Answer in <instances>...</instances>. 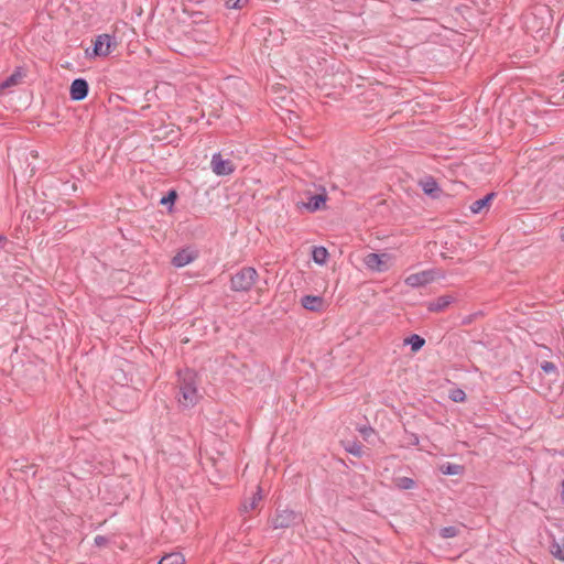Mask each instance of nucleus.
I'll return each mask as SVG.
<instances>
[{"mask_svg": "<svg viewBox=\"0 0 564 564\" xmlns=\"http://www.w3.org/2000/svg\"><path fill=\"white\" fill-rule=\"evenodd\" d=\"M177 383H178V402L185 406H193L198 399L197 388H196V375L189 370L185 369L184 371L180 370L177 372Z\"/></svg>", "mask_w": 564, "mask_h": 564, "instance_id": "nucleus-1", "label": "nucleus"}, {"mask_svg": "<svg viewBox=\"0 0 564 564\" xmlns=\"http://www.w3.org/2000/svg\"><path fill=\"white\" fill-rule=\"evenodd\" d=\"M257 279L258 272L256 269L245 267L231 275L230 285L236 292H248L252 289Z\"/></svg>", "mask_w": 564, "mask_h": 564, "instance_id": "nucleus-2", "label": "nucleus"}, {"mask_svg": "<svg viewBox=\"0 0 564 564\" xmlns=\"http://www.w3.org/2000/svg\"><path fill=\"white\" fill-rule=\"evenodd\" d=\"M304 521L303 516L290 509L276 510L275 517L272 519L274 529H288Z\"/></svg>", "mask_w": 564, "mask_h": 564, "instance_id": "nucleus-3", "label": "nucleus"}, {"mask_svg": "<svg viewBox=\"0 0 564 564\" xmlns=\"http://www.w3.org/2000/svg\"><path fill=\"white\" fill-rule=\"evenodd\" d=\"M117 45L116 39L113 35L104 33L96 36L94 41V46L91 53L87 50L86 54L88 56H108L112 48Z\"/></svg>", "mask_w": 564, "mask_h": 564, "instance_id": "nucleus-4", "label": "nucleus"}, {"mask_svg": "<svg viewBox=\"0 0 564 564\" xmlns=\"http://www.w3.org/2000/svg\"><path fill=\"white\" fill-rule=\"evenodd\" d=\"M237 169L234 160L226 158L223 153H214V174L226 176L232 174Z\"/></svg>", "mask_w": 564, "mask_h": 564, "instance_id": "nucleus-5", "label": "nucleus"}, {"mask_svg": "<svg viewBox=\"0 0 564 564\" xmlns=\"http://www.w3.org/2000/svg\"><path fill=\"white\" fill-rule=\"evenodd\" d=\"M387 259L388 254L386 253L379 254L371 252L365 257L364 262L371 271L384 272L388 270Z\"/></svg>", "mask_w": 564, "mask_h": 564, "instance_id": "nucleus-6", "label": "nucleus"}, {"mask_svg": "<svg viewBox=\"0 0 564 564\" xmlns=\"http://www.w3.org/2000/svg\"><path fill=\"white\" fill-rule=\"evenodd\" d=\"M89 93V85L85 78H76L72 82L69 88V96L72 100L80 101L87 97Z\"/></svg>", "mask_w": 564, "mask_h": 564, "instance_id": "nucleus-7", "label": "nucleus"}, {"mask_svg": "<svg viewBox=\"0 0 564 564\" xmlns=\"http://www.w3.org/2000/svg\"><path fill=\"white\" fill-rule=\"evenodd\" d=\"M301 304L311 312H322L325 308V300L318 295H305L301 299Z\"/></svg>", "mask_w": 564, "mask_h": 564, "instance_id": "nucleus-8", "label": "nucleus"}, {"mask_svg": "<svg viewBox=\"0 0 564 564\" xmlns=\"http://www.w3.org/2000/svg\"><path fill=\"white\" fill-rule=\"evenodd\" d=\"M420 186L422 187V191L424 194L432 198H438L442 189L438 186L437 182L432 176H426L423 180L420 181Z\"/></svg>", "mask_w": 564, "mask_h": 564, "instance_id": "nucleus-9", "label": "nucleus"}, {"mask_svg": "<svg viewBox=\"0 0 564 564\" xmlns=\"http://www.w3.org/2000/svg\"><path fill=\"white\" fill-rule=\"evenodd\" d=\"M455 301V297L449 294H445L442 296H438L436 300L431 301L427 303V310L430 312H443L446 310L453 302Z\"/></svg>", "mask_w": 564, "mask_h": 564, "instance_id": "nucleus-10", "label": "nucleus"}, {"mask_svg": "<svg viewBox=\"0 0 564 564\" xmlns=\"http://www.w3.org/2000/svg\"><path fill=\"white\" fill-rule=\"evenodd\" d=\"M431 281H432V275L427 271H422V272H419V273L410 274L405 279V283L409 286H412V288H417V286L425 285V284H427Z\"/></svg>", "mask_w": 564, "mask_h": 564, "instance_id": "nucleus-11", "label": "nucleus"}, {"mask_svg": "<svg viewBox=\"0 0 564 564\" xmlns=\"http://www.w3.org/2000/svg\"><path fill=\"white\" fill-rule=\"evenodd\" d=\"M195 259L194 252L187 249L178 251L172 259V264L176 268H182L191 263Z\"/></svg>", "mask_w": 564, "mask_h": 564, "instance_id": "nucleus-12", "label": "nucleus"}, {"mask_svg": "<svg viewBox=\"0 0 564 564\" xmlns=\"http://www.w3.org/2000/svg\"><path fill=\"white\" fill-rule=\"evenodd\" d=\"M262 489L260 486H258L257 491L252 495V497L243 501L241 506V511L247 513L249 511L254 510L258 507L259 502L262 500Z\"/></svg>", "mask_w": 564, "mask_h": 564, "instance_id": "nucleus-13", "label": "nucleus"}, {"mask_svg": "<svg viewBox=\"0 0 564 564\" xmlns=\"http://www.w3.org/2000/svg\"><path fill=\"white\" fill-rule=\"evenodd\" d=\"M326 198H327V196L325 194L313 195V196L310 197L308 203L304 204V206L310 212L319 210L325 205Z\"/></svg>", "mask_w": 564, "mask_h": 564, "instance_id": "nucleus-14", "label": "nucleus"}, {"mask_svg": "<svg viewBox=\"0 0 564 564\" xmlns=\"http://www.w3.org/2000/svg\"><path fill=\"white\" fill-rule=\"evenodd\" d=\"M495 197V193H489L487 194L485 197L480 198V199H477L475 200L471 205H470V210L473 214H478L480 213L484 208L488 207L489 206V203L491 202V199Z\"/></svg>", "mask_w": 564, "mask_h": 564, "instance_id": "nucleus-15", "label": "nucleus"}, {"mask_svg": "<svg viewBox=\"0 0 564 564\" xmlns=\"http://www.w3.org/2000/svg\"><path fill=\"white\" fill-rule=\"evenodd\" d=\"M312 258L315 263L324 264L328 258V251L325 247H314L312 250Z\"/></svg>", "mask_w": 564, "mask_h": 564, "instance_id": "nucleus-16", "label": "nucleus"}, {"mask_svg": "<svg viewBox=\"0 0 564 564\" xmlns=\"http://www.w3.org/2000/svg\"><path fill=\"white\" fill-rule=\"evenodd\" d=\"M551 553L557 560L564 562V538L560 541L553 540L550 545Z\"/></svg>", "mask_w": 564, "mask_h": 564, "instance_id": "nucleus-17", "label": "nucleus"}, {"mask_svg": "<svg viewBox=\"0 0 564 564\" xmlns=\"http://www.w3.org/2000/svg\"><path fill=\"white\" fill-rule=\"evenodd\" d=\"M185 558L181 553H170L163 556L158 564H184Z\"/></svg>", "mask_w": 564, "mask_h": 564, "instance_id": "nucleus-18", "label": "nucleus"}, {"mask_svg": "<svg viewBox=\"0 0 564 564\" xmlns=\"http://www.w3.org/2000/svg\"><path fill=\"white\" fill-rule=\"evenodd\" d=\"M404 344L411 345V349L413 351H417L424 346L425 340L421 336L413 334L404 339Z\"/></svg>", "mask_w": 564, "mask_h": 564, "instance_id": "nucleus-19", "label": "nucleus"}, {"mask_svg": "<svg viewBox=\"0 0 564 564\" xmlns=\"http://www.w3.org/2000/svg\"><path fill=\"white\" fill-rule=\"evenodd\" d=\"M394 485L402 490L413 489L415 487V481L410 477H398L394 479Z\"/></svg>", "mask_w": 564, "mask_h": 564, "instance_id": "nucleus-20", "label": "nucleus"}, {"mask_svg": "<svg viewBox=\"0 0 564 564\" xmlns=\"http://www.w3.org/2000/svg\"><path fill=\"white\" fill-rule=\"evenodd\" d=\"M177 198V193L174 189H171L165 196H163L160 200V204L163 206H167L171 210L172 206L174 205L175 200Z\"/></svg>", "mask_w": 564, "mask_h": 564, "instance_id": "nucleus-21", "label": "nucleus"}, {"mask_svg": "<svg viewBox=\"0 0 564 564\" xmlns=\"http://www.w3.org/2000/svg\"><path fill=\"white\" fill-rule=\"evenodd\" d=\"M345 449L356 457H361L364 454L362 445L357 442L349 443Z\"/></svg>", "mask_w": 564, "mask_h": 564, "instance_id": "nucleus-22", "label": "nucleus"}, {"mask_svg": "<svg viewBox=\"0 0 564 564\" xmlns=\"http://www.w3.org/2000/svg\"><path fill=\"white\" fill-rule=\"evenodd\" d=\"M448 397L453 402H464L466 400L465 391L458 388L451 390Z\"/></svg>", "mask_w": 564, "mask_h": 564, "instance_id": "nucleus-23", "label": "nucleus"}, {"mask_svg": "<svg viewBox=\"0 0 564 564\" xmlns=\"http://www.w3.org/2000/svg\"><path fill=\"white\" fill-rule=\"evenodd\" d=\"M419 442H420L419 436L415 433H410V432L405 431L404 446H406V447L416 446V445H419Z\"/></svg>", "mask_w": 564, "mask_h": 564, "instance_id": "nucleus-24", "label": "nucleus"}, {"mask_svg": "<svg viewBox=\"0 0 564 564\" xmlns=\"http://www.w3.org/2000/svg\"><path fill=\"white\" fill-rule=\"evenodd\" d=\"M458 534L456 527L449 525L441 529V536L445 539L454 538Z\"/></svg>", "mask_w": 564, "mask_h": 564, "instance_id": "nucleus-25", "label": "nucleus"}, {"mask_svg": "<svg viewBox=\"0 0 564 564\" xmlns=\"http://www.w3.org/2000/svg\"><path fill=\"white\" fill-rule=\"evenodd\" d=\"M247 2L248 0H226L225 6L228 9H242Z\"/></svg>", "mask_w": 564, "mask_h": 564, "instance_id": "nucleus-26", "label": "nucleus"}, {"mask_svg": "<svg viewBox=\"0 0 564 564\" xmlns=\"http://www.w3.org/2000/svg\"><path fill=\"white\" fill-rule=\"evenodd\" d=\"M462 471V466L456 464H448L444 469L443 473L445 475H458Z\"/></svg>", "mask_w": 564, "mask_h": 564, "instance_id": "nucleus-27", "label": "nucleus"}, {"mask_svg": "<svg viewBox=\"0 0 564 564\" xmlns=\"http://www.w3.org/2000/svg\"><path fill=\"white\" fill-rule=\"evenodd\" d=\"M359 433L362 435L364 440L369 442L371 435L375 434V430L371 426L364 425L358 429Z\"/></svg>", "mask_w": 564, "mask_h": 564, "instance_id": "nucleus-28", "label": "nucleus"}, {"mask_svg": "<svg viewBox=\"0 0 564 564\" xmlns=\"http://www.w3.org/2000/svg\"><path fill=\"white\" fill-rule=\"evenodd\" d=\"M94 543L98 547H104L109 543V539L104 535H96L94 539Z\"/></svg>", "mask_w": 564, "mask_h": 564, "instance_id": "nucleus-29", "label": "nucleus"}, {"mask_svg": "<svg viewBox=\"0 0 564 564\" xmlns=\"http://www.w3.org/2000/svg\"><path fill=\"white\" fill-rule=\"evenodd\" d=\"M541 369L546 373H551L556 371V366L551 361H543L541 364Z\"/></svg>", "mask_w": 564, "mask_h": 564, "instance_id": "nucleus-30", "label": "nucleus"}, {"mask_svg": "<svg viewBox=\"0 0 564 564\" xmlns=\"http://www.w3.org/2000/svg\"><path fill=\"white\" fill-rule=\"evenodd\" d=\"M217 453L220 455V456H225L227 454H231L232 453V449H231V446H229L228 444L221 442L220 443V446L217 448Z\"/></svg>", "mask_w": 564, "mask_h": 564, "instance_id": "nucleus-31", "label": "nucleus"}, {"mask_svg": "<svg viewBox=\"0 0 564 564\" xmlns=\"http://www.w3.org/2000/svg\"><path fill=\"white\" fill-rule=\"evenodd\" d=\"M7 237L3 235H0V249L3 247V245L7 242Z\"/></svg>", "mask_w": 564, "mask_h": 564, "instance_id": "nucleus-32", "label": "nucleus"}, {"mask_svg": "<svg viewBox=\"0 0 564 564\" xmlns=\"http://www.w3.org/2000/svg\"><path fill=\"white\" fill-rule=\"evenodd\" d=\"M561 497H562V500L564 501V479L561 482Z\"/></svg>", "mask_w": 564, "mask_h": 564, "instance_id": "nucleus-33", "label": "nucleus"}, {"mask_svg": "<svg viewBox=\"0 0 564 564\" xmlns=\"http://www.w3.org/2000/svg\"><path fill=\"white\" fill-rule=\"evenodd\" d=\"M561 238H562V240L564 241V227H563V228H562V230H561Z\"/></svg>", "mask_w": 564, "mask_h": 564, "instance_id": "nucleus-34", "label": "nucleus"}]
</instances>
